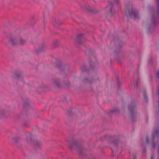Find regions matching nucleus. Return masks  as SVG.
<instances>
[{
  "mask_svg": "<svg viewBox=\"0 0 159 159\" xmlns=\"http://www.w3.org/2000/svg\"><path fill=\"white\" fill-rule=\"evenodd\" d=\"M125 14L126 15H129L131 17L134 19L139 18V15L137 11L133 9L131 4L126 6Z\"/></svg>",
  "mask_w": 159,
  "mask_h": 159,
  "instance_id": "nucleus-1",
  "label": "nucleus"
},
{
  "mask_svg": "<svg viewBox=\"0 0 159 159\" xmlns=\"http://www.w3.org/2000/svg\"><path fill=\"white\" fill-rule=\"evenodd\" d=\"M129 111L130 117L131 120H132L136 116V109L135 105L131 103V105L129 106Z\"/></svg>",
  "mask_w": 159,
  "mask_h": 159,
  "instance_id": "nucleus-2",
  "label": "nucleus"
},
{
  "mask_svg": "<svg viewBox=\"0 0 159 159\" xmlns=\"http://www.w3.org/2000/svg\"><path fill=\"white\" fill-rule=\"evenodd\" d=\"M11 41L13 44H22L23 43L24 41H22V40L20 38L13 37L11 39Z\"/></svg>",
  "mask_w": 159,
  "mask_h": 159,
  "instance_id": "nucleus-3",
  "label": "nucleus"
},
{
  "mask_svg": "<svg viewBox=\"0 0 159 159\" xmlns=\"http://www.w3.org/2000/svg\"><path fill=\"white\" fill-rule=\"evenodd\" d=\"M149 140L148 138V137H147L145 141L142 143L141 146L143 148H144L145 147L148 145L149 144ZM143 151L144 152H146V150L145 148H144L143 150Z\"/></svg>",
  "mask_w": 159,
  "mask_h": 159,
  "instance_id": "nucleus-4",
  "label": "nucleus"
},
{
  "mask_svg": "<svg viewBox=\"0 0 159 159\" xmlns=\"http://www.w3.org/2000/svg\"><path fill=\"white\" fill-rule=\"evenodd\" d=\"M112 6V4H111L107 6L106 8V10L110 11L111 16H113V15L115 12V11L113 9Z\"/></svg>",
  "mask_w": 159,
  "mask_h": 159,
  "instance_id": "nucleus-5",
  "label": "nucleus"
},
{
  "mask_svg": "<svg viewBox=\"0 0 159 159\" xmlns=\"http://www.w3.org/2000/svg\"><path fill=\"white\" fill-rule=\"evenodd\" d=\"M53 83L57 87H60V84L59 83V80H54L53 81Z\"/></svg>",
  "mask_w": 159,
  "mask_h": 159,
  "instance_id": "nucleus-6",
  "label": "nucleus"
},
{
  "mask_svg": "<svg viewBox=\"0 0 159 159\" xmlns=\"http://www.w3.org/2000/svg\"><path fill=\"white\" fill-rule=\"evenodd\" d=\"M110 144H111L110 148H111V149L112 150V151L113 152V151L112 148V146L114 147H116V145H117V142L116 141L112 142Z\"/></svg>",
  "mask_w": 159,
  "mask_h": 159,
  "instance_id": "nucleus-7",
  "label": "nucleus"
},
{
  "mask_svg": "<svg viewBox=\"0 0 159 159\" xmlns=\"http://www.w3.org/2000/svg\"><path fill=\"white\" fill-rule=\"evenodd\" d=\"M83 38V35L82 34H79L77 36L78 40L79 41L81 40Z\"/></svg>",
  "mask_w": 159,
  "mask_h": 159,
  "instance_id": "nucleus-8",
  "label": "nucleus"
},
{
  "mask_svg": "<svg viewBox=\"0 0 159 159\" xmlns=\"http://www.w3.org/2000/svg\"><path fill=\"white\" fill-rule=\"evenodd\" d=\"M158 134V132L157 131H156L154 134H152V139L155 137L156 136H157Z\"/></svg>",
  "mask_w": 159,
  "mask_h": 159,
  "instance_id": "nucleus-9",
  "label": "nucleus"
},
{
  "mask_svg": "<svg viewBox=\"0 0 159 159\" xmlns=\"http://www.w3.org/2000/svg\"><path fill=\"white\" fill-rule=\"evenodd\" d=\"M134 83L136 85V86L137 87L138 86V80L137 79H136L135 81H134Z\"/></svg>",
  "mask_w": 159,
  "mask_h": 159,
  "instance_id": "nucleus-10",
  "label": "nucleus"
},
{
  "mask_svg": "<svg viewBox=\"0 0 159 159\" xmlns=\"http://www.w3.org/2000/svg\"><path fill=\"white\" fill-rule=\"evenodd\" d=\"M144 99L145 100H146L147 99V95H146V94L144 93Z\"/></svg>",
  "mask_w": 159,
  "mask_h": 159,
  "instance_id": "nucleus-11",
  "label": "nucleus"
},
{
  "mask_svg": "<svg viewBox=\"0 0 159 159\" xmlns=\"http://www.w3.org/2000/svg\"><path fill=\"white\" fill-rule=\"evenodd\" d=\"M157 78L159 79V71H158L157 72Z\"/></svg>",
  "mask_w": 159,
  "mask_h": 159,
  "instance_id": "nucleus-12",
  "label": "nucleus"
},
{
  "mask_svg": "<svg viewBox=\"0 0 159 159\" xmlns=\"http://www.w3.org/2000/svg\"><path fill=\"white\" fill-rule=\"evenodd\" d=\"M152 147L153 148H154L155 147V145H156L155 143L153 142H152Z\"/></svg>",
  "mask_w": 159,
  "mask_h": 159,
  "instance_id": "nucleus-13",
  "label": "nucleus"
},
{
  "mask_svg": "<svg viewBox=\"0 0 159 159\" xmlns=\"http://www.w3.org/2000/svg\"><path fill=\"white\" fill-rule=\"evenodd\" d=\"M157 2L158 3V10H159V0H157Z\"/></svg>",
  "mask_w": 159,
  "mask_h": 159,
  "instance_id": "nucleus-14",
  "label": "nucleus"
},
{
  "mask_svg": "<svg viewBox=\"0 0 159 159\" xmlns=\"http://www.w3.org/2000/svg\"><path fill=\"white\" fill-rule=\"evenodd\" d=\"M112 112H114L117 111V109H114L112 110Z\"/></svg>",
  "mask_w": 159,
  "mask_h": 159,
  "instance_id": "nucleus-15",
  "label": "nucleus"
},
{
  "mask_svg": "<svg viewBox=\"0 0 159 159\" xmlns=\"http://www.w3.org/2000/svg\"><path fill=\"white\" fill-rule=\"evenodd\" d=\"M116 1V3L118 4H119V1L118 0H115Z\"/></svg>",
  "mask_w": 159,
  "mask_h": 159,
  "instance_id": "nucleus-16",
  "label": "nucleus"
},
{
  "mask_svg": "<svg viewBox=\"0 0 159 159\" xmlns=\"http://www.w3.org/2000/svg\"><path fill=\"white\" fill-rule=\"evenodd\" d=\"M154 157L153 155H152L151 157V159H153Z\"/></svg>",
  "mask_w": 159,
  "mask_h": 159,
  "instance_id": "nucleus-17",
  "label": "nucleus"
},
{
  "mask_svg": "<svg viewBox=\"0 0 159 159\" xmlns=\"http://www.w3.org/2000/svg\"><path fill=\"white\" fill-rule=\"evenodd\" d=\"M152 62V60H151V61H149V62L151 63Z\"/></svg>",
  "mask_w": 159,
  "mask_h": 159,
  "instance_id": "nucleus-18",
  "label": "nucleus"
},
{
  "mask_svg": "<svg viewBox=\"0 0 159 159\" xmlns=\"http://www.w3.org/2000/svg\"><path fill=\"white\" fill-rule=\"evenodd\" d=\"M158 149H159V145H158Z\"/></svg>",
  "mask_w": 159,
  "mask_h": 159,
  "instance_id": "nucleus-19",
  "label": "nucleus"
},
{
  "mask_svg": "<svg viewBox=\"0 0 159 159\" xmlns=\"http://www.w3.org/2000/svg\"><path fill=\"white\" fill-rule=\"evenodd\" d=\"M158 158H159V156H158Z\"/></svg>",
  "mask_w": 159,
  "mask_h": 159,
  "instance_id": "nucleus-20",
  "label": "nucleus"
}]
</instances>
